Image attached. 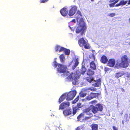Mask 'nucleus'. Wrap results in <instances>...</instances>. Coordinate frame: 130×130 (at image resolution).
Masks as SVG:
<instances>
[{"label": "nucleus", "mask_w": 130, "mask_h": 130, "mask_svg": "<svg viewBox=\"0 0 130 130\" xmlns=\"http://www.w3.org/2000/svg\"><path fill=\"white\" fill-rule=\"evenodd\" d=\"M122 91L123 92H124V89H123L122 88Z\"/></svg>", "instance_id": "46"}, {"label": "nucleus", "mask_w": 130, "mask_h": 130, "mask_svg": "<svg viewBox=\"0 0 130 130\" xmlns=\"http://www.w3.org/2000/svg\"><path fill=\"white\" fill-rule=\"evenodd\" d=\"M113 130H118L117 127L115 126H113Z\"/></svg>", "instance_id": "44"}, {"label": "nucleus", "mask_w": 130, "mask_h": 130, "mask_svg": "<svg viewBox=\"0 0 130 130\" xmlns=\"http://www.w3.org/2000/svg\"><path fill=\"white\" fill-rule=\"evenodd\" d=\"M129 22L130 23V18L129 19Z\"/></svg>", "instance_id": "48"}, {"label": "nucleus", "mask_w": 130, "mask_h": 130, "mask_svg": "<svg viewBox=\"0 0 130 130\" xmlns=\"http://www.w3.org/2000/svg\"><path fill=\"white\" fill-rule=\"evenodd\" d=\"M86 89L87 91L88 90H90L92 91H95L96 90V88L93 87H90Z\"/></svg>", "instance_id": "29"}, {"label": "nucleus", "mask_w": 130, "mask_h": 130, "mask_svg": "<svg viewBox=\"0 0 130 130\" xmlns=\"http://www.w3.org/2000/svg\"><path fill=\"white\" fill-rule=\"evenodd\" d=\"M85 114L82 113L80 114L77 117L78 121L82 122L85 119Z\"/></svg>", "instance_id": "17"}, {"label": "nucleus", "mask_w": 130, "mask_h": 130, "mask_svg": "<svg viewBox=\"0 0 130 130\" xmlns=\"http://www.w3.org/2000/svg\"><path fill=\"white\" fill-rule=\"evenodd\" d=\"M101 61L103 63H106L108 61V59L106 56H103L101 57Z\"/></svg>", "instance_id": "20"}, {"label": "nucleus", "mask_w": 130, "mask_h": 130, "mask_svg": "<svg viewBox=\"0 0 130 130\" xmlns=\"http://www.w3.org/2000/svg\"><path fill=\"white\" fill-rule=\"evenodd\" d=\"M81 15V12L80 11L78 10L77 12L76 15Z\"/></svg>", "instance_id": "41"}, {"label": "nucleus", "mask_w": 130, "mask_h": 130, "mask_svg": "<svg viewBox=\"0 0 130 130\" xmlns=\"http://www.w3.org/2000/svg\"><path fill=\"white\" fill-rule=\"evenodd\" d=\"M127 2L128 1H125L124 0H122L119 3L117 4L116 6L117 7L121 5H125Z\"/></svg>", "instance_id": "19"}, {"label": "nucleus", "mask_w": 130, "mask_h": 130, "mask_svg": "<svg viewBox=\"0 0 130 130\" xmlns=\"http://www.w3.org/2000/svg\"><path fill=\"white\" fill-rule=\"evenodd\" d=\"M94 73L93 71L92 70L90 69H89L87 71V74L89 75H93Z\"/></svg>", "instance_id": "26"}, {"label": "nucleus", "mask_w": 130, "mask_h": 130, "mask_svg": "<svg viewBox=\"0 0 130 130\" xmlns=\"http://www.w3.org/2000/svg\"><path fill=\"white\" fill-rule=\"evenodd\" d=\"M69 102H64L60 105L59 109H64L69 106Z\"/></svg>", "instance_id": "9"}, {"label": "nucleus", "mask_w": 130, "mask_h": 130, "mask_svg": "<svg viewBox=\"0 0 130 130\" xmlns=\"http://www.w3.org/2000/svg\"><path fill=\"white\" fill-rule=\"evenodd\" d=\"M124 74V73L123 72H120L116 74V77L118 78Z\"/></svg>", "instance_id": "27"}, {"label": "nucleus", "mask_w": 130, "mask_h": 130, "mask_svg": "<svg viewBox=\"0 0 130 130\" xmlns=\"http://www.w3.org/2000/svg\"><path fill=\"white\" fill-rule=\"evenodd\" d=\"M92 117V116H88V117L85 116L84 120H87L88 119H90L91 118V117Z\"/></svg>", "instance_id": "36"}, {"label": "nucleus", "mask_w": 130, "mask_h": 130, "mask_svg": "<svg viewBox=\"0 0 130 130\" xmlns=\"http://www.w3.org/2000/svg\"><path fill=\"white\" fill-rule=\"evenodd\" d=\"M76 93V91H73L69 92L68 93H66L67 100H72L75 97Z\"/></svg>", "instance_id": "6"}, {"label": "nucleus", "mask_w": 130, "mask_h": 130, "mask_svg": "<svg viewBox=\"0 0 130 130\" xmlns=\"http://www.w3.org/2000/svg\"><path fill=\"white\" fill-rule=\"evenodd\" d=\"M70 27V28H71V27Z\"/></svg>", "instance_id": "51"}, {"label": "nucleus", "mask_w": 130, "mask_h": 130, "mask_svg": "<svg viewBox=\"0 0 130 130\" xmlns=\"http://www.w3.org/2000/svg\"><path fill=\"white\" fill-rule=\"evenodd\" d=\"M115 3H113L110 4H109V6L110 7H113L115 5Z\"/></svg>", "instance_id": "38"}, {"label": "nucleus", "mask_w": 130, "mask_h": 130, "mask_svg": "<svg viewBox=\"0 0 130 130\" xmlns=\"http://www.w3.org/2000/svg\"><path fill=\"white\" fill-rule=\"evenodd\" d=\"M82 64H83V63ZM87 69L85 66L83 64L82 65L81 69V72L77 71L76 74L75 73H72L66 78V81L67 82L72 81V84L74 85H78L79 83L77 79L80 75V73L84 74L86 71Z\"/></svg>", "instance_id": "1"}, {"label": "nucleus", "mask_w": 130, "mask_h": 130, "mask_svg": "<svg viewBox=\"0 0 130 130\" xmlns=\"http://www.w3.org/2000/svg\"><path fill=\"white\" fill-rule=\"evenodd\" d=\"M64 49L63 51L64 52L66 55H69L70 52V50H69L65 48H64Z\"/></svg>", "instance_id": "30"}, {"label": "nucleus", "mask_w": 130, "mask_h": 130, "mask_svg": "<svg viewBox=\"0 0 130 130\" xmlns=\"http://www.w3.org/2000/svg\"><path fill=\"white\" fill-rule=\"evenodd\" d=\"M82 128L81 126L78 127L77 128L76 130H81Z\"/></svg>", "instance_id": "43"}, {"label": "nucleus", "mask_w": 130, "mask_h": 130, "mask_svg": "<svg viewBox=\"0 0 130 130\" xmlns=\"http://www.w3.org/2000/svg\"><path fill=\"white\" fill-rule=\"evenodd\" d=\"M77 10V7L75 6H72L69 13V15L70 16H72L74 15Z\"/></svg>", "instance_id": "7"}, {"label": "nucleus", "mask_w": 130, "mask_h": 130, "mask_svg": "<svg viewBox=\"0 0 130 130\" xmlns=\"http://www.w3.org/2000/svg\"><path fill=\"white\" fill-rule=\"evenodd\" d=\"M90 68L93 69H95L96 68L95 65L93 61L91 62L90 63Z\"/></svg>", "instance_id": "24"}, {"label": "nucleus", "mask_w": 130, "mask_h": 130, "mask_svg": "<svg viewBox=\"0 0 130 130\" xmlns=\"http://www.w3.org/2000/svg\"><path fill=\"white\" fill-rule=\"evenodd\" d=\"M71 22H73V23H75V19H73V20Z\"/></svg>", "instance_id": "45"}, {"label": "nucleus", "mask_w": 130, "mask_h": 130, "mask_svg": "<svg viewBox=\"0 0 130 130\" xmlns=\"http://www.w3.org/2000/svg\"><path fill=\"white\" fill-rule=\"evenodd\" d=\"M64 49V47L58 45H57L55 47V50L56 52H57L58 51L59 53L63 51Z\"/></svg>", "instance_id": "11"}, {"label": "nucleus", "mask_w": 130, "mask_h": 130, "mask_svg": "<svg viewBox=\"0 0 130 130\" xmlns=\"http://www.w3.org/2000/svg\"><path fill=\"white\" fill-rule=\"evenodd\" d=\"M128 4H130V0H129L128 3Z\"/></svg>", "instance_id": "47"}, {"label": "nucleus", "mask_w": 130, "mask_h": 130, "mask_svg": "<svg viewBox=\"0 0 130 130\" xmlns=\"http://www.w3.org/2000/svg\"><path fill=\"white\" fill-rule=\"evenodd\" d=\"M119 0H117V1H119Z\"/></svg>", "instance_id": "50"}, {"label": "nucleus", "mask_w": 130, "mask_h": 130, "mask_svg": "<svg viewBox=\"0 0 130 130\" xmlns=\"http://www.w3.org/2000/svg\"><path fill=\"white\" fill-rule=\"evenodd\" d=\"M63 113L65 116L70 115L72 113V110L70 109H66L63 111Z\"/></svg>", "instance_id": "18"}, {"label": "nucleus", "mask_w": 130, "mask_h": 130, "mask_svg": "<svg viewBox=\"0 0 130 130\" xmlns=\"http://www.w3.org/2000/svg\"><path fill=\"white\" fill-rule=\"evenodd\" d=\"M121 62H117L115 67H122L125 68L128 67L129 63L127 56L124 55L121 58Z\"/></svg>", "instance_id": "4"}, {"label": "nucleus", "mask_w": 130, "mask_h": 130, "mask_svg": "<svg viewBox=\"0 0 130 130\" xmlns=\"http://www.w3.org/2000/svg\"><path fill=\"white\" fill-rule=\"evenodd\" d=\"M66 97H67L66 93L63 94L60 97L59 99L58 102H59V103H60L61 102L63 101Z\"/></svg>", "instance_id": "21"}, {"label": "nucleus", "mask_w": 130, "mask_h": 130, "mask_svg": "<svg viewBox=\"0 0 130 130\" xmlns=\"http://www.w3.org/2000/svg\"><path fill=\"white\" fill-rule=\"evenodd\" d=\"M71 63L73 64L72 67V69L73 70L75 69L79 63V59L78 57H75V59L74 61H73Z\"/></svg>", "instance_id": "8"}, {"label": "nucleus", "mask_w": 130, "mask_h": 130, "mask_svg": "<svg viewBox=\"0 0 130 130\" xmlns=\"http://www.w3.org/2000/svg\"><path fill=\"white\" fill-rule=\"evenodd\" d=\"M92 130H98V125L96 124H93L91 126Z\"/></svg>", "instance_id": "23"}, {"label": "nucleus", "mask_w": 130, "mask_h": 130, "mask_svg": "<svg viewBox=\"0 0 130 130\" xmlns=\"http://www.w3.org/2000/svg\"><path fill=\"white\" fill-rule=\"evenodd\" d=\"M68 11L66 8H64L60 10V13L61 15L64 16H66L67 14Z\"/></svg>", "instance_id": "13"}, {"label": "nucleus", "mask_w": 130, "mask_h": 130, "mask_svg": "<svg viewBox=\"0 0 130 130\" xmlns=\"http://www.w3.org/2000/svg\"><path fill=\"white\" fill-rule=\"evenodd\" d=\"M77 108L76 107H73V114L75 115L76 112Z\"/></svg>", "instance_id": "32"}, {"label": "nucleus", "mask_w": 130, "mask_h": 130, "mask_svg": "<svg viewBox=\"0 0 130 130\" xmlns=\"http://www.w3.org/2000/svg\"><path fill=\"white\" fill-rule=\"evenodd\" d=\"M96 102H97V101L96 100H94L93 101L91 102H90V104H93L95 103H96Z\"/></svg>", "instance_id": "39"}, {"label": "nucleus", "mask_w": 130, "mask_h": 130, "mask_svg": "<svg viewBox=\"0 0 130 130\" xmlns=\"http://www.w3.org/2000/svg\"><path fill=\"white\" fill-rule=\"evenodd\" d=\"M90 94V96H91L92 99L96 98L98 95H99V94L98 93H91Z\"/></svg>", "instance_id": "22"}, {"label": "nucleus", "mask_w": 130, "mask_h": 130, "mask_svg": "<svg viewBox=\"0 0 130 130\" xmlns=\"http://www.w3.org/2000/svg\"><path fill=\"white\" fill-rule=\"evenodd\" d=\"M41 1V3H44L47 1L48 0H40Z\"/></svg>", "instance_id": "42"}, {"label": "nucleus", "mask_w": 130, "mask_h": 130, "mask_svg": "<svg viewBox=\"0 0 130 130\" xmlns=\"http://www.w3.org/2000/svg\"><path fill=\"white\" fill-rule=\"evenodd\" d=\"M79 96H78L74 101L73 102L74 103H76L77 101H78L79 100Z\"/></svg>", "instance_id": "37"}, {"label": "nucleus", "mask_w": 130, "mask_h": 130, "mask_svg": "<svg viewBox=\"0 0 130 130\" xmlns=\"http://www.w3.org/2000/svg\"><path fill=\"white\" fill-rule=\"evenodd\" d=\"M115 63V61L114 59H110L108 61L107 65L109 67H112L114 66Z\"/></svg>", "instance_id": "10"}, {"label": "nucleus", "mask_w": 130, "mask_h": 130, "mask_svg": "<svg viewBox=\"0 0 130 130\" xmlns=\"http://www.w3.org/2000/svg\"><path fill=\"white\" fill-rule=\"evenodd\" d=\"M115 15L116 14L114 13H110L108 15V16L111 17H113L115 16Z\"/></svg>", "instance_id": "35"}, {"label": "nucleus", "mask_w": 130, "mask_h": 130, "mask_svg": "<svg viewBox=\"0 0 130 130\" xmlns=\"http://www.w3.org/2000/svg\"><path fill=\"white\" fill-rule=\"evenodd\" d=\"M86 42V41L83 38L80 39L78 41L79 44L81 47H83Z\"/></svg>", "instance_id": "14"}, {"label": "nucleus", "mask_w": 130, "mask_h": 130, "mask_svg": "<svg viewBox=\"0 0 130 130\" xmlns=\"http://www.w3.org/2000/svg\"><path fill=\"white\" fill-rule=\"evenodd\" d=\"M60 59L61 62H63L65 60L64 55L63 54L61 55L60 56Z\"/></svg>", "instance_id": "25"}, {"label": "nucleus", "mask_w": 130, "mask_h": 130, "mask_svg": "<svg viewBox=\"0 0 130 130\" xmlns=\"http://www.w3.org/2000/svg\"><path fill=\"white\" fill-rule=\"evenodd\" d=\"M87 89L86 88L83 89L82 91L79 93L80 96L81 97H83L85 96L87 94Z\"/></svg>", "instance_id": "12"}, {"label": "nucleus", "mask_w": 130, "mask_h": 130, "mask_svg": "<svg viewBox=\"0 0 130 130\" xmlns=\"http://www.w3.org/2000/svg\"><path fill=\"white\" fill-rule=\"evenodd\" d=\"M91 99H92V98L91 96H90V94L88 96H87L85 99H83V101H86L87 100H90Z\"/></svg>", "instance_id": "31"}, {"label": "nucleus", "mask_w": 130, "mask_h": 130, "mask_svg": "<svg viewBox=\"0 0 130 130\" xmlns=\"http://www.w3.org/2000/svg\"><path fill=\"white\" fill-rule=\"evenodd\" d=\"M83 105L80 103H78L77 104V109L82 107L83 106Z\"/></svg>", "instance_id": "34"}, {"label": "nucleus", "mask_w": 130, "mask_h": 130, "mask_svg": "<svg viewBox=\"0 0 130 130\" xmlns=\"http://www.w3.org/2000/svg\"><path fill=\"white\" fill-rule=\"evenodd\" d=\"M102 110V106L100 104H97L96 105L92 107L91 111L93 113L95 114L97 113L99 110L101 111Z\"/></svg>", "instance_id": "5"}, {"label": "nucleus", "mask_w": 130, "mask_h": 130, "mask_svg": "<svg viewBox=\"0 0 130 130\" xmlns=\"http://www.w3.org/2000/svg\"><path fill=\"white\" fill-rule=\"evenodd\" d=\"M87 80L89 82L91 83L94 80L93 78V77L89 76L87 78Z\"/></svg>", "instance_id": "28"}, {"label": "nucleus", "mask_w": 130, "mask_h": 130, "mask_svg": "<svg viewBox=\"0 0 130 130\" xmlns=\"http://www.w3.org/2000/svg\"><path fill=\"white\" fill-rule=\"evenodd\" d=\"M114 1H115V3H116L118 1H117V0H110L109 1V2H112Z\"/></svg>", "instance_id": "40"}, {"label": "nucleus", "mask_w": 130, "mask_h": 130, "mask_svg": "<svg viewBox=\"0 0 130 130\" xmlns=\"http://www.w3.org/2000/svg\"><path fill=\"white\" fill-rule=\"evenodd\" d=\"M76 17L78 22L79 23L76 30V33H79L80 32L81 35L83 36L86 29V24L82 18L81 15H76Z\"/></svg>", "instance_id": "2"}, {"label": "nucleus", "mask_w": 130, "mask_h": 130, "mask_svg": "<svg viewBox=\"0 0 130 130\" xmlns=\"http://www.w3.org/2000/svg\"><path fill=\"white\" fill-rule=\"evenodd\" d=\"M84 46V47L85 48L88 49L89 48V44L88 43H87V42Z\"/></svg>", "instance_id": "33"}, {"label": "nucleus", "mask_w": 130, "mask_h": 130, "mask_svg": "<svg viewBox=\"0 0 130 130\" xmlns=\"http://www.w3.org/2000/svg\"><path fill=\"white\" fill-rule=\"evenodd\" d=\"M101 79H99L96 81H94V83L93 84V85L94 87H99L101 86Z\"/></svg>", "instance_id": "15"}, {"label": "nucleus", "mask_w": 130, "mask_h": 130, "mask_svg": "<svg viewBox=\"0 0 130 130\" xmlns=\"http://www.w3.org/2000/svg\"><path fill=\"white\" fill-rule=\"evenodd\" d=\"M57 59V58H55V61L53 62V65L54 67L57 68L58 72L61 74L59 75L63 77L69 75L70 73L67 71V67L59 63H57V62L56 61Z\"/></svg>", "instance_id": "3"}, {"label": "nucleus", "mask_w": 130, "mask_h": 130, "mask_svg": "<svg viewBox=\"0 0 130 130\" xmlns=\"http://www.w3.org/2000/svg\"><path fill=\"white\" fill-rule=\"evenodd\" d=\"M91 108H89L84 110V112L83 113H84L85 115H87L89 116H93L92 114L90 112V111Z\"/></svg>", "instance_id": "16"}, {"label": "nucleus", "mask_w": 130, "mask_h": 130, "mask_svg": "<svg viewBox=\"0 0 130 130\" xmlns=\"http://www.w3.org/2000/svg\"><path fill=\"white\" fill-rule=\"evenodd\" d=\"M122 123L123 124L124 123V122H123V121L122 122Z\"/></svg>", "instance_id": "49"}]
</instances>
